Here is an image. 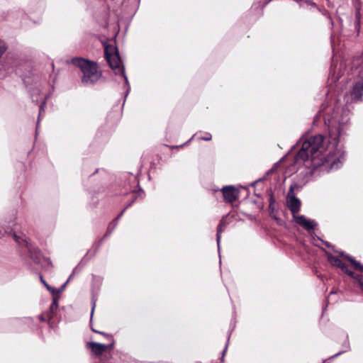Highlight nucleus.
I'll return each instance as SVG.
<instances>
[{
  "label": "nucleus",
  "mask_w": 363,
  "mask_h": 363,
  "mask_svg": "<svg viewBox=\"0 0 363 363\" xmlns=\"http://www.w3.org/2000/svg\"><path fill=\"white\" fill-rule=\"evenodd\" d=\"M324 138L322 135L311 137L305 140L296 155V160H302L306 167L311 169V173L317 168L330 171L340 167L344 155L340 150L331 149L325 150Z\"/></svg>",
  "instance_id": "1"
},
{
  "label": "nucleus",
  "mask_w": 363,
  "mask_h": 363,
  "mask_svg": "<svg viewBox=\"0 0 363 363\" xmlns=\"http://www.w3.org/2000/svg\"><path fill=\"white\" fill-rule=\"evenodd\" d=\"M71 62L80 69L82 73L81 81L84 85L94 84L102 77V71L98 63L94 61L83 57H74L72 59Z\"/></svg>",
  "instance_id": "2"
},
{
  "label": "nucleus",
  "mask_w": 363,
  "mask_h": 363,
  "mask_svg": "<svg viewBox=\"0 0 363 363\" xmlns=\"http://www.w3.org/2000/svg\"><path fill=\"white\" fill-rule=\"evenodd\" d=\"M324 121L328 127L329 138L335 143H337L347 128L348 118L342 117L340 121L337 114H336L335 116L332 117L324 116Z\"/></svg>",
  "instance_id": "3"
},
{
  "label": "nucleus",
  "mask_w": 363,
  "mask_h": 363,
  "mask_svg": "<svg viewBox=\"0 0 363 363\" xmlns=\"http://www.w3.org/2000/svg\"><path fill=\"white\" fill-rule=\"evenodd\" d=\"M104 55L109 67L116 74H122L125 80L127 81V77L124 72V67L122 65L117 48L113 45H106L104 46Z\"/></svg>",
  "instance_id": "4"
},
{
  "label": "nucleus",
  "mask_w": 363,
  "mask_h": 363,
  "mask_svg": "<svg viewBox=\"0 0 363 363\" xmlns=\"http://www.w3.org/2000/svg\"><path fill=\"white\" fill-rule=\"evenodd\" d=\"M362 64L356 68L357 74L362 79L357 81L353 85L352 90L350 95L345 96L346 103H352L356 101H363V77L360 75V70L363 67Z\"/></svg>",
  "instance_id": "5"
},
{
  "label": "nucleus",
  "mask_w": 363,
  "mask_h": 363,
  "mask_svg": "<svg viewBox=\"0 0 363 363\" xmlns=\"http://www.w3.org/2000/svg\"><path fill=\"white\" fill-rule=\"evenodd\" d=\"M286 203L287 207L291 212L293 217H295L296 215H298V213L301 208V202L294 196V188L292 186L290 187V190L287 196Z\"/></svg>",
  "instance_id": "6"
},
{
  "label": "nucleus",
  "mask_w": 363,
  "mask_h": 363,
  "mask_svg": "<svg viewBox=\"0 0 363 363\" xmlns=\"http://www.w3.org/2000/svg\"><path fill=\"white\" fill-rule=\"evenodd\" d=\"M113 343L106 345L95 342H90L86 343L87 348L91 349V352L96 356L101 355L106 350L112 348Z\"/></svg>",
  "instance_id": "7"
},
{
  "label": "nucleus",
  "mask_w": 363,
  "mask_h": 363,
  "mask_svg": "<svg viewBox=\"0 0 363 363\" xmlns=\"http://www.w3.org/2000/svg\"><path fill=\"white\" fill-rule=\"evenodd\" d=\"M222 192L225 201L233 203L238 198L239 191L233 186H224Z\"/></svg>",
  "instance_id": "8"
},
{
  "label": "nucleus",
  "mask_w": 363,
  "mask_h": 363,
  "mask_svg": "<svg viewBox=\"0 0 363 363\" xmlns=\"http://www.w3.org/2000/svg\"><path fill=\"white\" fill-rule=\"evenodd\" d=\"M293 219L297 224L307 230H313L316 225V223L314 220L307 219L304 216L296 215L295 217H293Z\"/></svg>",
  "instance_id": "9"
},
{
  "label": "nucleus",
  "mask_w": 363,
  "mask_h": 363,
  "mask_svg": "<svg viewBox=\"0 0 363 363\" xmlns=\"http://www.w3.org/2000/svg\"><path fill=\"white\" fill-rule=\"evenodd\" d=\"M328 260L332 265L340 267L342 270V272H344L346 274H347L348 272L350 271L348 269L347 265L345 263H344L340 259L333 255H329L328 256Z\"/></svg>",
  "instance_id": "10"
},
{
  "label": "nucleus",
  "mask_w": 363,
  "mask_h": 363,
  "mask_svg": "<svg viewBox=\"0 0 363 363\" xmlns=\"http://www.w3.org/2000/svg\"><path fill=\"white\" fill-rule=\"evenodd\" d=\"M342 257H344L345 259L349 260L350 263L354 267V269L359 270L360 272H363V265L361 264L359 262L356 261L354 259H353L352 257L345 255L344 252L340 253Z\"/></svg>",
  "instance_id": "11"
},
{
  "label": "nucleus",
  "mask_w": 363,
  "mask_h": 363,
  "mask_svg": "<svg viewBox=\"0 0 363 363\" xmlns=\"http://www.w3.org/2000/svg\"><path fill=\"white\" fill-rule=\"evenodd\" d=\"M227 225L226 221L224 218H222L217 227V234H216V238H217V243L219 246L220 242V238H221V233L225 230V226Z\"/></svg>",
  "instance_id": "12"
},
{
  "label": "nucleus",
  "mask_w": 363,
  "mask_h": 363,
  "mask_svg": "<svg viewBox=\"0 0 363 363\" xmlns=\"http://www.w3.org/2000/svg\"><path fill=\"white\" fill-rule=\"evenodd\" d=\"M347 274L353 279H356L363 289V275L359 274L350 270L348 272Z\"/></svg>",
  "instance_id": "13"
},
{
  "label": "nucleus",
  "mask_w": 363,
  "mask_h": 363,
  "mask_svg": "<svg viewBox=\"0 0 363 363\" xmlns=\"http://www.w3.org/2000/svg\"><path fill=\"white\" fill-rule=\"evenodd\" d=\"M125 211V209L118 215V216L116 218V220L109 224L108 230H109V233H111L112 230L116 228L117 225L118 220L122 216L123 214V212Z\"/></svg>",
  "instance_id": "14"
},
{
  "label": "nucleus",
  "mask_w": 363,
  "mask_h": 363,
  "mask_svg": "<svg viewBox=\"0 0 363 363\" xmlns=\"http://www.w3.org/2000/svg\"><path fill=\"white\" fill-rule=\"evenodd\" d=\"M41 282L44 284V286L47 288V289L50 291H51L52 294L55 292V290L53 289L43 279V276L40 275V277Z\"/></svg>",
  "instance_id": "15"
},
{
  "label": "nucleus",
  "mask_w": 363,
  "mask_h": 363,
  "mask_svg": "<svg viewBox=\"0 0 363 363\" xmlns=\"http://www.w3.org/2000/svg\"><path fill=\"white\" fill-rule=\"evenodd\" d=\"M91 330H92V331H93V332H94V333H99V334H101V335H104V336H105V337H107L111 338V335H108V334H107V333H104V332H101V331L96 330L94 329L93 328H91Z\"/></svg>",
  "instance_id": "16"
},
{
  "label": "nucleus",
  "mask_w": 363,
  "mask_h": 363,
  "mask_svg": "<svg viewBox=\"0 0 363 363\" xmlns=\"http://www.w3.org/2000/svg\"><path fill=\"white\" fill-rule=\"evenodd\" d=\"M13 238H14V239L16 240V241L18 243H19V244H21V242H26V240H24L23 238H21L20 237L17 236V235H15V234L13 235Z\"/></svg>",
  "instance_id": "17"
},
{
  "label": "nucleus",
  "mask_w": 363,
  "mask_h": 363,
  "mask_svg": "<svg viewBox=\"0 0 363 363\" xmlns=\"http://www.w3.org/2000/svg\"><path fill=\"white\" fill-rule=\"evenodd\" d=\"M202 139L204 140H207V141L210 140H211V134H208V136H206L205 138H203Z\"/></svg>",
  "instance_id": "18"
},
{
  "label": "nucleus",
  "mask_w": 363,
  "mask_h": 363,
  "mask_svg": "<svg viewBox=\"0 0 363 363\" xmlns=\"http://www.w3.org/2000/svg\"><path fill=\"white\" fill-rule=\"evenodd\" d=\"M359 59L354 60L353 61V65H354V66L359 65Z\"/></svg>",
  "instance_id": "19"
},
{
  "label": "nucleus",
  "mask_w": 363,
  "mask_h": 363,
  "mask_svg": "<svg viewBox=\"0 0 363 363\" xmlns=\"http://www.w3.org/2000/svg\"><path fill=\"white\" fill-rule=\"evenodd\" d=\"M56 306V302L55 301L52 303L51 305V307L52 308L53 306Z\"/></svg>",
  "instance_id": "20"
},
{
  "label": "nucleus",
  "mask_w": 363,
  "mask_h": 363,
  "mask_svg": "<svg viewBox=\"0 0 363 363\" xmlns=\"http://www.w3.org/2000/svg\"><path fill=\"white\" fill-rule=\"evenodd\" d=\"M133 201H132L130 203H129L128 206H131V204H132V203H133Z\"/></svg>",
  "instance_id": "21"
},
{
  "label": "nucleus",
  "mask_w": 363,
  "mask_h": 363,
  "mask_svg": "<svg viewBox=\"0 0 363 363\" xmlns=\"http://www.w3.org/2000/svg\"><path fill=\"white\" fill-rule=\"evenodd\" d=\"M94 313V308H92V311H91V315L93 314Z\"/></svg>",
  "instance_id": "22"
},
{
  "label": "nucleus",
  "mask_w": 363,
  "mask_h": 363,
  "mask_svg": "<svg viewBox=\"0 0 363 363\" xmlns=\"http://www.w3.org/2000/svg\"><path fill=\"white\" fill-rule=\"evenodd\" d=\"M1 235H1V233L0 232V238L1 237Z\"/></svg>",
  "instance_id": "23"
}]
</instances>
